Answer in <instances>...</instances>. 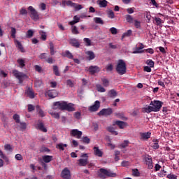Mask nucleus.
I'll return each instance as SVG.
<instances>
[{
	"instance_id": "f257e3e1",
	"label": "nucleus",
	"mask_w": 179,
	"mask_h": 179,
	"mask_svg": "<svg viewBox=\"0 0 179 179\" xmlns=\"http://www.w3.org/2000/svg\"><path fill=\"white\" fill-rule=\"evenodd\" d=\"M116 72L119 75L122 76L127 73V64L123 59L117 61V66H116Z\"/></svg>"
},
{
	"instance_id": "f03ea898",
	"label": "nucleus",
	"mask_w": 179,
	"mask_h": 179,
	"mask_svg": "<svg viewBox=\"0 0 179 179\" xmlns=\"http://www.w3.org/2000/svg\"><path fill=\"white\" fill-rule=\"evenodd\" d=\"M98 175L101 178H103V179H105L106 176L112 177V178L117 177V174L115 173H113V171L110 170H106L105 169H101L99 171Z\"/></svg>"
},
{
	"instance_id": "7ed1b4c3",
	"label": "nucleus",
	"mask_w": 179,
	"mask_h": 179,
	"mask_svg": "<svg viewBox=\"0 0 179 179\" xmlns=\"http://www.w3.org/2000/svg\"><path fill=\"white\" fill-rule=\"evenodd\" d=\"M162 104L163 103L162 101L154 100L150 101V106H152V108L154 109V113H158L160 111Z\"/></svg>"
},
{
	"instance_id": "20e7f679",
	"label": "nucleus",
	"mask_w": 179,
	"mask_h": 179,
	"mask_svg": "<svg viewBox=\"0 0 179 179\" xmlns=\"http://www.w3.org/2000/svg\"><path fill=\"white\" fill-rule=\"evenodd\" d=\"M13 73L14 76L19 80L20 83H22L23 80L27 78V76L23 73L19 72L18 70H13Z\"/></svg>"
},
{
	"instance_id": "39448f33",
	"label": "nucleus",
	"mask_w": 179,
	"mask_h": 179,
	"mask_svg": "<svg viewBox=\"0 0 179 179\" xmlns=\"http://www.w3.org/2000/svg\"><path fill=\"white\" fill-rule=\"evenodd\" d=\"M66 101H56L53 103V110H61L64 111L65 110Z\"/></svg>"
},
{
	"instance_id": "423d86ee",
	"label": "nucleus",
	"mask_w": 179,
	"mask_h": 179,
	"mask_svg": "<svg viewBox=\"0 0 179 179\" xmlns=\"http://www.w3.org/2000/svg\"><path fill=\"white\" fill-rule=\"evenodd\" d=\"M113 113V109L111 108H103L99 112V116H110Z\"/></svg>"
},
{
	"instance_id": "0eeeda50",
	"label": "nucleus",
	"mask_w": 179,
	"mask_h": 179,
	"mask_svg": "<svg viewBox=\"0 0 179 179\" xmlns=\"http://www.w3.org/2000/svg\"><path fill=\"white\" fill-rule=\"evenodd\" d=\"M28 9L29 10H30L31 17L35 21H37L39 19V15L38 12L32 6H29Z\"/></svg>"
},
{
	"instance_id": "6e6552de",
	"label": "nucleus",
	"mask_w": 179,
	"mask_h": 179,
	"mask_svg": "<svg viewBox=\"0 0 179 179\" xmlns=\"http://www.w3.org/2000/svg\"><path fill=\"white\" fill-rule=\"evenodd\" d=\"M61 176L64 179H71V171L69 169V168H65L62 170L61 173Z\"/></svg>"
},
{
	"instance_id": "1a4fd4ad",
	"label": "nucleus",
	"mask_w": 179,
	"mask_h": 179,
	"mask_svg": "<svg viewBox=\"0 0 179 179\" xmlns=\"http://www.w3.org/2000/svg\"><path fill=\"white\" fill-rule=\"evenodd\" d=\"M100 104L101 103L99 101H96L94 105L89 107V111L90 113H94L98 111L99 108H100Z\"/></svg>"
},
{
	"instance_id": "9d476101",
	"label": "nucleus",
	"mask_w": 179,
	"mask_h": 179,
	"mask_svg": "<svg viewBox=\"0 0 179 179\" xmlns=\"http://www.w3.org/2000/svg\"><path fill=\"white\" fill-rule=\"evenodd\" d=\"M70 134L71 136L80 139V138H82L83 132L82 131H79L78 129H74L71 131Z\"/></svg>"
},
{
	"instance_id": "9b49d317",
	"label": "nucleus",
	"mask_w": 179,
	"mask_h": 179,
	"mask_svg": "<svg viewBox=\"0 0 179 179\" xmlns=\"http://www.w3.org/2000/svg\"><path fill=\"white\" fill-rule=\"evenodd\" d=\"M64 110L69 113L76 111L75 104L72 103H68L66 102Z\"/></svg>"
},
{
	"instance_id": "f8f14e48",
	"label": "nucleus",
	"mask_w": 179,
	"mask_h": 179,
	"mask_svg": "<svg viewBox=\"0 0 179 179\" xmlns=\"http://www.w3.org/2000/svg\"><path fill=\"white\" fill-rule=\"evenodd\" d=\"M140 46L139 47H136L135 48V50L132 52L133 54H142L144 52V44L142 43H139Z\"/></svg>"
},
{
	"instance_id": "ddd939ff",
	"label": "nucleus",
	"mask_w": 179,
	"mask_h": 179,
	"mask_svg": "<svg viewBox=\"0 0 179 179\" xmlns=\"http://www.w3.org/2000/svg\"><path fill=\"white\" fill-rule=\"evenodd\" d=\"M69 44L76 48H79L80 47V43H79V41L76 38H71L69 40Z\"/></svg>"
},
{
	"instance_id": "4468645a",
	"label": "nucleus",
	"mask_w": 179,
	"mask_h": 179,
	"mask_svg": "<svg viewBox=\"0 0 179 179\" xmlns=\"http://www.w3.org/2000/svg\"><path fill=\"white\" fill-rule=\"evenodd\" d=\"M88 71L92 74L94 75L100 71L99 67L98 66H90L88 69Z\"/></svg>"
},
{
	"instance_id": "2eb2a0df",
	"label": "nucleus",
	"mask_w": 179,
	"mask_h": 179,
	"mask_svg": "<svg viewBox=\"0 0 179 179\" xmlns=\"http://www.w3.org/2000/svg\"><path fill=\"white\" fill-rule=\"evenodd\" d=\"M36 129L41 130V131L46 133L48 131V129L44 127L43 122L42 121L39 120L38 122V124H36Z\"/></svg>"
},
{
	"instance_id": "dca6fc26",
	"label": "nucleus",
	"mask_w": 179,
	"mask_h": 179,
	"mask_svg": "<svg viewBox=\"0 0 179 179\" xmlns=\"http://www.w3.org/2000/svg\"><path fill=\"white\" fill-rule=\"evenodd\" d=\"M145 164L148 166V169H153V159L152 157H145Z\"/></svg>"
},
{
	"instance_id": "f3484780",
	"label": "nucleus",
	"mask_w": 179,
	"mask_h": 179,
	"mask_svg": "<svg viewBox=\"0 0 179 179\" xmlns=\"http://www.w3.org/2000/svg\"><path fill=\"white\" fill-rule=\"evenodd\" d=\"M151 134L152 133L150 131L148 132H144V133H141V139L144 140V141H148L151 138Z\"/></svg>"
},
{
	"instance_id": "a211bd4d",
	"label": "nucleus",
	"mask_w": 179,
	"mask_h": 179,
	"mask_svg": "<svg viewBox=\"0 0 179 179\" xmlns=\"http://www.w3.org/2000/svg\"><path fill=\"white\" fill-rule=\"evenodd\" d=\"M113 125H117L120 129H123L126 127L127 123L123 121L116 120L113 122Z\"/></svg>"
},
{
	"instance_id": "6ab92c4d",
	"label": "nucleus",
	"mask_w": 179,
	"mask_h": 179,
	"mask_svg": "<svg viewBox=\"0 0 179 179\" xmlns=\"http://www.w3.org/2000/svg\"><path fill=\"white\" fill-rule=\"evenodd\" d=\"M143 112L145 113L150 114L152 112L155 113V109H153L152 105H146L145 107L143 108Z\"/></svg>"
},
{
	"instance_id": "aec40b11",
	"label": "nucleus",
	"mask_w": 179,
	"mask_h": 179,
	"mask_svg": "<svg viewBox=\"0 0 179 179\" xmlns=\"http://www.w3.org/2000/svg\"><path fill=\"white\" fill-rule=\"evenodd\" d=\"M47 94L50 98H55L58 96V92L56 90H52L48 91Z\"/></svg>"
},
{
	"instance_id": "412c9836",
	"label": "nucleus",
	"mask_w": 179,
	"mask_h": 179,
	"mask_svg": "<svg viewBox=\"0 0 179 179\" xmlns=\"http://www.w3.org/2000/svg\"><path fill=\"white\" fill-rule=\"evenodd\" d=\"M42 160H43V163H50L53 160V157L50 155H44L42 157Z\"/></svg>"
},
{
	"instance_id": "4be33fe9",
	"label": "nucleus",
	"mask_w": 179,
	"mask_h": 179,
	"mask_svg": "<svg viewBox=\"0 0 179 179\" xmlns=\"http://www.w3.org/2000/svg\"><path fill=\"white\" fill-rule=\"evenodd\" d=\"M26 93H27V96L31 99H34L35 97L34 92L32 88H31V87H29L27 90Z\"/></svg>"
},
{
	"instance_id": "5701e85b",
	"label": "nucleus",
	"mask_w": 179,
	"mask_h": 179,
	"mask_svg": "<svg viewBox=\"0 0 179 179\" xmlns=\"http://www.w3.org/2000/svg\"><path fill=\"white\" fill-rule=\"evenodd\" d=\"M124 18L126 20V22L128 23L132 24L134 22V17L129 14L124 15Z\"/></svg>"
},
{
	"instance_id": "b1692460",
	"label": "nucleus",
	"mask_w": 179,
	"mask_h": 179,
	"mask_svg": "<svg viewBox=\"0 0 179 179\" xmlns=\"http://www.w3.org/2000/svg\"><path fill=\"white\" fill-rule=\"evenodd\" d=\"M94 155L97 157H101L103 152L99 150V147H94Z\"/></svg>"
},
{
	"instance_id": "393cba45",
	"label": "nucleus",
	"mask_w": 179,
	"mask_h": 179,
	"mask_svg": "<svg viewBox=\"0 0 179 179\" xmlns=\"http://www.w3.org/2000/svg\"><path fill=\"white\" fill-rule=\"evenodd\" d=\"M15 45H16V47H17L19 50H20L21 52H24V48H23L22 43H21L19 41L15 40Z\"/></svg>"
},
{
	"instance_id": "a878e982",
	"label": "nucleus",
	"mask_w": 179,
	"mask_h": 179,
	"mask_svg": "<svg viewBox=\"0 0 179 179\" xmlns=\"http://www.w3.org/2000/svg\"><path fill=\"white\" fill-rule=\"evenodd\" d=\"M36 112H38V115H39V117H44L45 116L44 112L42 109H41L40 106L38 105H36Z\"/></svg>"
},
{
	"instance_id": "bb28decb",
	"label": "nucleus",
	"mask_w": 179,
	"mask_h": 179,
	"mask_svg": "<svg viewBox=\"0 0 179 179\" xmlns=\"http://www.w3.org/2000/svg\"><path fill=\"white\" fill-rule=\"evenodd\" d=\"M68 147V144H63V143H59V144H57L56 145V148L59 149L62 151H64L65 148Z\"/></svg>"
},
{
	"instance_id": "cd10ccee",
	"label": "nucleus",
	"mask_w": 179,
	"mask_h": 179,
	"mask_svg": "<svg viewBox=\"0 0 179 179\" xmlns=\"http://www.w3.org/2000/svg\"><path fill=\"white\" fill-rule=\"evenodd\" d=\"M153 144L152 145V148L154 150H157L160 148V145H159V139H153Z\"/></svg>"
},
{
	"instance_id": "c85d7f7f",
	"label": "nucleus",
	"mask_w": 179,
	"mask_h": 179,
	"mask_svg": "<svg viewBox=\"0 0 179 179\" xmlns=\"http://www.w3.org/2000/svg\"><path fill=\"white\" fill-rule=\"evenodd\" d=\"M50 54L51 56L55 55V45L52 42L49 43Z\"/></svg>"
},
{
	"instance_id": "c756f323",
	"label": "nucleus",
	"mask_w": 179,
	"mask_h": 179,
	"mask_svg": "<svg viewBox=\"0 0 179 179\" xmlns=\"http://www.w3.org/2000/svg\"><path fill=\"white\" fill-rule=\"evenodd\" d=\"M87 55L88 56L89 60H93L95 58V55L94 52L90 50L86 52Z\"/></svg>"
},
{
	"instance_id": "7c9ffc66",
	"label": "nucleus",
	"mask_w": 179,
	"mask_h": 179,
	"mask_svg": "<svg viewBox=\"0 0 179 179\" xmlns=\"http://www.w3.org/2000/svg\"><path fill=\"white\" fill-rule=\"evenodd\" d=\"M39 35H41V39L43 41L47 40V34L44 31H39Z\"/></svg>"
},
{
	"instance_id": "2f4dec72",
	"label": "nucleus",
	"mask_w": 179,
	"mask_h": 179,
	"mask_svg": "<svg viewBox=\"0 0 179 179\" xmlns=\"http://www.w3.org/2000/svg\"><path fill=\"white\" fill-rule=\"evenodd\" d=\"M133 33L131 29H128L125 33H124L122 36V38H124L125 37H130Z\"/></svg>"
},
{
	"instance_id": "473e14b6",
	"label": "nucleus",
	"mask_w": 179,
	"mask_h": 179,
	"mask_svg": "<svg viewBox=\"0 0 179 179\" xmlns=\"http://www.w3.org/2000/svg\"><path fill=\"white\" fill-rule=\"evenodd\" d=\"M108 96L110 98H115L117 96V92L115 90H111L108 92Z\"/></svg>"
},
{
	"instance_id": "72a5a7b5",
	"label": "nucleus",
	"mask_w": 179,
	"mask_h": 179,
	"mask_svg": "<svg viewBox=\"0 0 179 179\" xmlns=\"http://www.w3.org/2000/svg\"><path fill=\"white\" fill-rule=\"evenodd\" d=\"M17 64H19L20 67L21 69L24 68L25 66V62L23 59L19 58L17 60Z\"/></svg>"
},
{
	"instance_id": "f704fd0d",
	"label": "nucleus",
	"mask_w": 179,
	"mask_h": 179,
	"mask_svg": "<svg viewBox=\"0 0 179 179\" xmlns=\"http://www.w3.org/2000/svg\"><path fill=\"white\" fill-rule=\"evenodd\" d=\"M107 130L110 132L112 133V134L115 135V136H117L118 135V132L117 131L115 130L113 127H108L107 128Z\"/></svg>"
},
{
	"instance_id": "c9c22d12",
	"label": "nucleus",
	"mask_w": 179,
	"mask_h": 179,
	"mask_svg": "<svg viewBox=\"0 0 179 179\" xmlns=\"http://www.w3.org/2000/svg\"><path fill=\"white\" fill-rule=\"evenodd\" d=\"M64 57L70 59H73L74 57L73 55L69 50L65 51Z\"/></svg>"
},
{
	"instance_id": "e433bc0d",
	"label": "nucleus",
	"mask_w": 179,
	"mask_h": 179,
	"mask_svg": "<svg viewBox=\"0 0 179 179\" xmlns=\"http://www.w3.org/2000/svg\"><path fill=\"white\" fill-rule=\"evenodd\" d=\"M34 35V32L33 30L29 29L27 31V34H26V38H31Z\"/></svg>"
},
{
	"instance_id": "4c0bfd02",
	"label": "nucleus",
	"mask_w": 179,
	"mask_h": 179,
	"mask_svg": "<svg viewBox=\"0 0 179 179\" xmlns=\"http://www.w3.org/2000/svg\"><path fill=\"white\" fill-rule=\"evenodd\" d=\"M52 69H53V72H54V74L56 76H60V73L59 71V67L58 66H53L52 67Z\"/></svg>"
},
{
	"instance_id": "58836bf2",
	"label": "nucleus",
	"mask_w": 179,
	"mask_h": 179,
	"mask_svg": "<svg viewBox=\"0 0 179 179\" xmlns=\"http://www.w3.org/2000/svg\"><path fill=\"white\" fill-rule=\"evenodd\" d=\"M78 162L80 166H85L87 164V159H80Z\"/></svg>"
},
{
	"instance_id": "ea45409f",
	"label": "nucleus",
	"mask_w": 179,
	"mask_h": 179,
	"mask_svg": "<svg viewBox=\"0 0 179 179\" xmlns=\"http://www.w3.org/2000/svg\"><path fill=\"white\" fill-rule=\"evenodd\" d=\"M50 115L55 119L56 120H59L60 119V115L58 113L55 112H50Z\"/></svg>"
},
{
	"instance_id": "a19ab883",
	"label": "nucleus",
	"mask_w": 179,
	"mask_h": 179,
	"mask_svg": "<svg viewBox=\"0 0 179 179\" xmlns=\"http://www.w3.org/2000/svg\"><path fill=\"white\" fill-rule=\"evenodd\" d=\"M99 5L101 8H106L108 6V1L106 0H101Z\"/></svg>"
},
{
	"instance_id": "79ce46f5",
	"label": "nucleus",
	"mask_w": 179,
	"mask_h": 179,
	"mask_svg": "<svg viewBox=\"0 0 179 179\" xmlns=\"http://www.w3.org/2000/svg\"><path fill=\"white\" fill-rule=\"evenodd\" d=\"M66 4V6H71V7H74L76 6V3H73L72 1H64L62 2V4Z\"/></svg>"
},
{
	"instance_id": "37998d69",
	"label": "nucleus",
	"mask_w": 179,
	"mask_h": 179,
	"mask_svg": "<svg viewBox=\"0 0 179 179\" xmlns=\"http://www.w3.org/2000/svg\"><path fill=\"white\" fill-rule=\"evenodd\" d=\"M146 64L148 65L150 68L155 67V62L151 59L146 60Z\"/></svg>"
},
{
	"instance_id": "c03bdc74",
	"label": "nucleus",
	"mask_w": 179,
	"mask_h": 179,
	"mask_svg": "<svg viewBox=\"0 0 179 179\" xmlns=\"http://www.w3.org/2000/svg\"><path fill=\"white\" fill-rule=\"evenodd\" d=\"M132 176H135V177H139L141 176V173L139 172L138 169H132Z\"/></svg>"
},
{
	"instance_id": "a18cd8bd",
	"label": "nucleus",
	"mask_w": 179,
	"mask_h": 179,
	"mask_svg": "<svg viewBox=\"0 0 179 179\" xmlns=\"http://www.w3.org/2000/svg\"><path fill=\"white\" fill-rule=\"evenodd\" d=\"M129 144V140H124L122 144H120V147H122V149L126 148L128 147Z\"/></svg>"
},
{
	"instance_id": "49530a36",
	"label": "nucleus",
	"mask_w": 179,
	"mask_h": 179,
	"mask_svg": "<svg viewBox=\"0 0 179 179\" xmlns=\"http://www.w3.org/2000/svg\"><path fill=\"white\" fill-rule=\"evenodd\" d=\"M134 27L136 29H141V22L137 20H134Z\"/></svg>"
},
{
	"instance_id": "de8ad7c7",
	"label": "nucleus",
	"mask_w": 179,
	"mask_h": 179,
	"mask_svg": "<svg viewBox=\"0 0 179 179\" xmlns=\"http://www.w3.org/2000/svg\"><path fill=\"white\" fill-rule=\"evenodd\" d=\"M94 20L96 24H104L103 20L101 17H94Z\"/></svg>"
},
{
	"instance_id": "09e8293b",
	"label": "nucleus",
	"mask_w": 179,
	"mask_h": 179,
	"mask_svg": "<svg viewBox=\"0 0 179 179\" xmlns=\"http://www.w3.org/2000/svg\"><path fill=\"white\" fill-rule=\"evenodd\" d=\"M82 116V113L80 111L75 112L73 114L74 118L79 120H80V117Z\"/></svg>"
},
{
	"instance_id": "8fccbe9b",
	"label": "nucleus",
	"mask_w": 179,
	"mask_h": 179,
	"mask_svg": "<svg viewBox=\"0 0 179 179\" xmlns=\"http://www.w3.org/2000/svg\"><path fill=\"white\" fill-rule=\"evenodd\" d=\"M10 29H11V30H10L11 37L13 38H16V35H15L16 34V29L13 27Z\"/></svg>"
},
{
	"instance_id": "3c124183",
	"label": "nucleus",
	"mask_w": 179,
	"mask_h": 179,
	"mask_svg": "<svg viewBox=\"0 0 179 179\" xmlns=\"http://www.w3.org/2000/svg\"><path fill=\"white\" fill-rule=\"evenodd\" d=\"M83 41H84V42H85V46H87V47L91 46V40H90V38H85L83 39Z\"/></svg>"
},
{
	"instance_id": "603ef678",
	"label": "nucleus",
	"mask_w": 179,
	"mask_h": 179,
	"mask_svg": "<svg viewBox=\"0 0 179 179\" xmlns=\"http://www.w3.org/2000/svg\"><path fill=\"white\" fill-rule=\"evenodd\" d=\"M71 31H72L73 34H74V35L79 34V31L78 30V27H76V26H73L72 27Z\"/></svg>"
},
{
	"instance_id": "864d4df0",
	"label": "nucleus",
	"mask_w": 179,
	"mask_h": 179,
	"mask_svg": "<svg viewBox=\"0 0 179 179\" xmlns=\"http://www.w3.org/2000/svg\"><path fill=\"white\" fill-rule=\"evenodd\" d=\"M47 57L48 54L46 52L41 53V55H39V59H44L45 61H46Z\"/></svg>"
},
{
	"instance_id": "5fc2aeb1",
	"label": "nucleus",
	"mask_w": 179,
	"mask_h": 179,
	"mask_svg": "<svg viewBox=\"0 0 179 179\" xmlns=\"http://www.w3.org/2000/svg\"><path fill=\"white\" fill-rule=\"evenodd\" d=\"M13 120L15 121L16 123L19 124L20 122V115L17 114H15L13 117Z\"/></svg>"
},
{
	"instance_id": "6e6d98bb",
	"label": "nucleus",
	"mask_w": 179,
	"mask_h": 179,
	"mask_svg": "<svg viewBox=\"0 0 179 179\" xmlns=\"http://www.w3.org/2000/svg\"><path fill=\"white\" fill-rule=\"evenodd\" d=\"M101 80L103 82V85L104 87H108L109 86V81H108V79L102 78Z\"/></svg>"
},
{
	"instance_id": "4d7b16f0",
	"label": "nucleus",
	"mask_w": 179,
	"mask_h": 179,
	"mask_svg": "<svg viewBox=\"0 0 179 179\" xmlns=\"http://www.w3.org/2000/svg\"><path fill=\"white\" fill-rule=\"evenodd\" d=\"M82 140L84 143L89 144L90 143V139L87 136L83 137Z\"/></svg>"
},
{
	"instance_id": "13d9d810",
	"label": "nucleus",
	"mask_w": 179,
	"mask_h": 179,
	"mask_svg": "<svg viewBox=\"0 0 179 179\" xmlns=\"http://www.w3.org/2000/svg\"><path fill=\"white\" fill-rule=\"evenodd\" d=\"M110 31L112 33L113 35H117L118 31L115 27H112L110 29Z\"/></svg>"
},
{
	"instance_id": "bf43d9fd",
	"label": "nucleus",
	"mask_w": 179,
	"mask_h": 179,
	"mask_svg": "<svg viewBox=\"0 0 179 179\" xmlns=\"http://www.w3.org/2000/svg\"><path fill=\"white\" fill-rule=\"evenodd\" d=\"M4 149L6 150V151H9V152H11L12 151V147L10 145V144H6L4 145Z\"/></svg>"
},
{
	"instance_id": "052dcab7",
	"label": "nucleus",
	"mask_w": 179,
	"mask_h": 179,
	"mask_svg": "<svg viewBox=\"0 0 179 179\" xmlns=\"http://www.w3.org/2000/svg\"><path fill=\"white\" fill-rule=\"evenodd\" d=\"M155 20L157 26H160L161 23H162V20L160 17H155Z\"/></svg>"
},
{
	"instance_id": "680f3d73",
	"label": "nucleus",
	"mask_w": 179,
	"mask_h": 179,
	"mask_svg": "<svg viewBox=\"0 0 179 179\" xmlns=\"http://www.w3.org/2000/svg\"><path fill=\"white\" fill-rule=\"evenodd\" d=\"M126 10L128 14H133L135 12V8H129Z\"/></svg>"
},
{
	"instance_id": "e2e57ef3",
	"label": "nucleus",
	"mask_w": 179,
	"mask_h": 179,
	"mask_svg": "<svg viewBox=\"0 0 179 179\" xmlns=\"http://www.w3.org/2000/svg\"><path fill=\"white\" fill-rule=\"evenodd\" d=\"M34 110H35V107L33 105H31V104L28 105V111L29 113L34 111Z\"/></svg>"
},
{
	"instance_id": "0e129e2a",
	"label": "nucleus",
	"mask_w": 179,
	"mask_h": 179,
	"mask_svg": "<svg viewBox=\"0 0 179 179\" xmlns=\"http://www.w3.org/2000/svg\"><path fill=\"white\" fill-rule=\"evenodd\" d=\"M96 87H97V89H98L99 92H106V90L103 87H101L100 85H97Z\"/></svg>"
},
{
	"instance_id": "69168bd1",
	"label": "nucleus",
	"mask_w": 179,
	"mask_h": 179,
	"mask_svg": "<svg viewBox=\"0 0 179 179\" xmlns=\"http://www.w3.org/2000/svg\"><path fill=\"white\" fill-rule=\"evenodd\" d=\"M0 157H1V158L6 160V162H8V159L6 157V156H5V155H3V152H2L1 150H0Z\"/></svg>"
},
{
	"instance_id": "338daca9",
	"label": "nucleus",
	"mask_w": 179,
	"mask_h": 179,
	"mask_svg": "<svg viewBox=\"0 0 179 179\" xmlns=\"http://www.w3.org/2000/svg\"><path fill=\"white\" fill-rule=\"evenodd\" d=\"M108 17L111 18V19H113L115 18V13L113 10H110L108 12Z\"/></svg>"
},
{
	"instance_id": "774afa93",
	"label": "nucleus",
	"mask_w": 179,
	"mask_h": 179,
	"mask_svg": "<svg viewBox=\"0 0 179 179\" xmlns=\"http://www.w3.org/2000/svg\"><path fill=\"white\" fill-rule=\"evenodd\" d=\"M167 178L169 179H177V176L176 175H173V174H169L167 176Z\"/></svg>"
}]
</instances>
